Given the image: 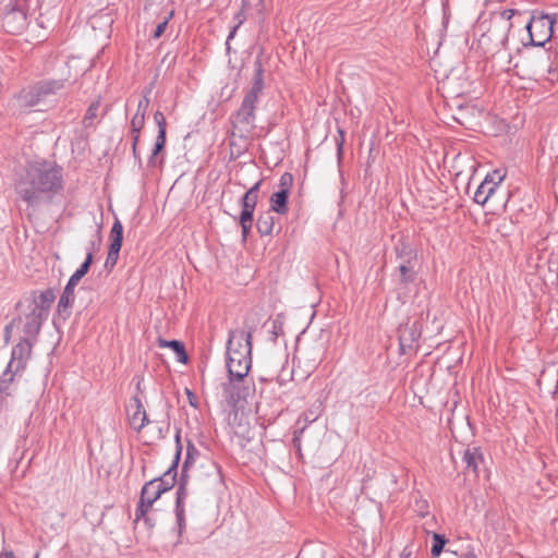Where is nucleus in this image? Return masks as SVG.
<instances>
[{
    "label": "nucleus",
    "instance_id": "nucleus-4",
    "mask_svg": "<svg viewBox=\"0 0 558 558\" xmlns=\"http://www.w3.org/2000/svg\"><path fill=\"white\" fill-rule=\"evenodd\" d=\"M517 74L520 78L534 82L558 81V75L554 71V61L551 53L547 49L527 50L523 53L520 61L514 64Z\"/></svg>",
    "mask_w": 558,
    "mask_h": 558
},
{
    "label": "nucleus",
    "instance_id": "nucleus-26",
    "mask_svg": "<svg viewBox=\"0 0 558 558\" xmlns=\"http://www.w3.org/2000/svg\"><path fill=\"white\" fill-rule=\"evenodd\" d=\"M109 238V246L118 247L121 250L123 242V226L119 219H116V221L113 222Z\"/></svg>",
    "mask_w": 558,
    "mask_h": 558
},
{
    "label": "nucleus",
    "instance_id": "nucleus-17",
    "mask_svg": "<svg viewBox=\"0 0 558 558\" xmlns=\"http://www.w3.org/2000/svg\"><path fill=\"white\" fill-rule=\"evenodd\" d=\"M44 99L45 98L43 97L40 90H38L36 84L26 89H23L19 95V100L23 106L26 107H34Z\"/></svg>",
    "mask_w": 558,
    "mask_h": 558
},
{
    "label": "nucleus",
    "instance_id": "nucleus-37",
    "mask_svg": "<svg viewBox=\"0 0 558 558\" xmlns=\"http://www.w3.org/2000/svg\"><path fill=\"white\" fill-rule=\"evenodd\" d=\"M98 108H99V101H93L89 105V107H88V109H87V111L85 113V117L83 119V123H84L85 126H89L92 124L93 119L97 114Z\"/></svg>",
    "mask_w": 558,
    "mask_h": 558
},
{
    "label": "nucleus",
    "instance_id": "nucleus-10",
    "mask_svg": "<svg viewBox=\"0 0 558 558\" xmlns=\"http://www.w3.org/2000/svg\"><path fill=\"white\" fill-rule=\"evenodd\" d=\"M422 335V325L417 320L407 323L398 328V339L402 354L416 351L417 341Z\"/></svg>",
    "mask_w": 558,
    "mask_h": 558
},
{
    "label": "nucleus",
    "instance_id": "nucleus-61",
    "mask_svg": "<svg viewBox=\"0 0 558 558\" xmlns=\"http://www.w3.org/2000/svg\"><path fill=\"white\" fill-rule=\"evenodd\" d=\"M304 417H305V421H306V422H312V421H314V420H315V417H314V418H311V416H310V415H307V414H304Z\"/></svg>",
    "mask_w": 558,
    "mask_h": 558
},
{
    "label": "nucleus",
    "instance_id": "nucleus-56",
    "mask_svg": "<svg viewBox=\"0 0 558 558\" xmlns=\"http://www.w3.org/2000/svg\"><path fill=\"white\" fill-rule=\"evenodd\" d=\"M0 558H15V556L12 550H3L0 554Z\"/></svg>",
    "mask_w": 558,
    "mask_h": 558
},
{
    "label": "nucleus",
    "instance_id": "nucleus-49",
    "mask_svg": "<svg viewBox=\"0 0 558 558\" xmlns=\"http://www.w3.org/2000/svg\"><path fill=\"white\" fill-rule=\"evenodd\" d=\"M191 449L195 450V448L193 446L189 447L187 448V454H186V458L184 460V463L182 465V471H181V474H187V468L191 463Z\"/></svg>",
    "mask_w": 558,
    "mask_h": 558
},
{
    "label": "nucleus",
    "instance_id": "nucleus-36",
    "mask_svg": "<svg viewBox=\"0 0 558 558\" xmlns=\"http://www.w3.org/2000/svg\"><path fill=\"white\" fill-rule=\"evenodd\" d=\"M177 524H178V534L181 536L185 530V507H175L174 509Z\"/></svg>",
    "mask_w": 558,
    "mask_h": 558
},
{
    "label": "nucleus",
    "instance_id": "nucleus-55",
    "mask_svg": "<svg viewBox=\"0 0 558 558\" xmlns=\"http://www.w3.org/2000/svg\"><path fill=\"white\" fill-rule=\"evenodd\" d=\"M137 144L138 143H135L132 141V153H133V156L136 160H138V162L141 163V157L138 155V151H137Z\"/></svg>",
    "mask_w": 558,
    "mask_h": 558
},
{
    "label": "nucleus",
    "instance_id": "nucleus-9",
    "mask_svg": "<svg viewBox=\"0 0 558 558\" xmlns=\"http://www.w3.org/2000/svg\"><path fill=\"white\" fill-rule=\"evenodd\" d=\"M222 395L230 405H236L240 401H245L251 395V387L246 378L235 379L228 377V381L222 384Z\"/></svg>",
    "mask_w": 558,
    "mask_h": 558
},
{
    "label": "nucleus",
    "instance_id": "nucleus-45",
    "mask_svg": "<svg viewBox=\"0 0 558 558\" xmlns=\"http://www.w3.org/2000/svg\"><path fill=\"white\" fill-rule=\"evenodd\" d=\"M77 284L78 283H76L75 281L69 279L61 295L74 299V290Z\"/></svg>",
    "mask_w": 558,
    "mask_h": 558
},
{
    "label": "nucleus",
    "instance_id": "nucleus-54",
    "mask_svg": "<svg viewBox=\"0 0 558 558\" xmlns=\"http://www.w3.org/2000/svg\"><path fill=\"white\" fill-rule=\"evenodd\" d=\"M412 548L410 546H405L403 550L400 554L399 558H411L412 556Z\"/></svg>",
    "mask_w": 558,
    "mask_h": 558
},
{
    "label": "nucleus",
    "instance_id": "nucleus-48",
    "mask_svg": "<svg viewBox=\"0 0 558 558\" xmlns=\"http://www.w3.org/2000/svg\"><path fill=\"white\" fill-rule=\"evenodd\" d=\"M94 257L92 255V252H87L85 260L81 264L80 268L83 269L85 272H88L92 264H93Z\"/></svg>",
    "mask_w": 558,
    "mask_h": 558
},
{
    "label": "nucleus",
    "instance_id": "nucleus-52",
    "mask_svg": "<svg viewBox=\"0 0 558 558\" xmlns=\"http://www.w3.org/2000/svg\"><path fill=\"white\" fill-rule=\"evenodd\" d=\"M141 520H143L144 524H145L149 530H153V529H154V526H155V521H154L151 518H149V517L147 515V513L145 514V517H142V519H141Z\"/></svg>",
    "mask_w": 558,
    "mask_h": 558
},
{
    "label": "nucleus",
    "instance_id": "nucleus-13",
    "mask_svg": "<svg viewBox=\"0 0 558 558\" xmlns=\"http://www.w3.org/2000/svg\"><path fill=\"white\" fill-rule=\"evenodd\" d=\"M181 446L178 447L174 460L171 466L159 477L153 478L151 481H156L155 488L163 489L165 492L170 490L175 482H177V468L180 460Z\"/></svg>",
    "mask_w": 558,
    "mask_h": 558
},
{
    "label": "nucleus",
    "instance_id": "nucleus-51",
    "mask_svg": "<svg viewBox=\"0 0 558 558\" xmlns=\"http://www.w3.org/2000/svg\"><path fill=\"white\" fill-rule=\"evenodd\" d=\"M262 180L257 181L252 187H250L246 193L251 194V195H257L258 196V192H259V189H260V185H262Z\"/></svg>",
    "mask_w": 558,
    "mask_h": 558
},
{
    "label": "nucleus",
    "instance_id": "nucleus-64",
    "mask_svg": "<svg viewBox=\"0 0 558 558\" xmlns=\"http://www.w3.org/2000/svg\"><path fill=\"white\" fill-rule=\"evenodd\" d=\"M170 60L169 53L165 56L163 61Z\"/></svg>",
    "mask_w": 558,
    "mask_h": 558
},
{
    "label": "nucleus",
    "instance_id": "nucleus-34",
    "mask_svg": "<svg viewBox=\"0 0 558 558\" xmlns=\"http://www.w3.org/2000/svg\"><path fill=\"white\" fill-rule=\"evenodd\" d=\"M506 173L502 172L500 169H497L494 170L492 173H488L485 177L484 181H489V185L497 190L501 182L504 181Z\"/></svg>",
    "mask_w": 558,
    "mask_h": 558
},
{
    "label": "nucleus",
    "instance_id": "nucleus-7",
    "mask_svg": "<svg viewBox=\"0 0 558 558\" xmlns=\"http://www.w3.org/2000/svg\"><path fill=\"white\" fill-rule=\"evenodd\" d=\"M555 17L545 13H534L525 25L530 41L523 44L525 48L544 47L554 33Z\"/></svg>",
    "mask_w": 558,
    "mask_h": 558
},
{
    "label": "nucleus",
    "instance_id": "nucleus-32",
    "mask_svg": "<svg viewBox=\"0 0 558 558\" xmlns=\"http://www.w3.org/2000/svg\"><path fill=\"white\" fill-rule=\"evenodd\" d=\"M144 123H145V117L140 116V114H134V117L131 120V135H132L133 142L138 143L140 133L144 126Z\"/></svg>",
    "mask_w": 558,
    "mask_h": 558
},
{
    "label": "nucleus",
    "instance_id": "nucleus-29",
    "mask_svg": "<svg viewBox=\"0 0 558 558\" xmlns=\"http://www.w3.org/2000/svg\"><path fill=\"white\" fill-rule=\"evenodd\" d=\"M166 134H167V131H158V135L156 137V142H155V145H154V148L151 150V154L148 158V165L149 166H154L155 165V159L156 157L158 156L159 153H161L166 146Z\"/></svg>",
    "mask_w": 558,
    "mask_h": 558
},
{
    "label": "nucleus",
    "instance_id": "nucleus-35",
    "mask_svg": "<svg viewBox=\"0 0 558 558\" xmlns=\"http://www.w3.org/2000/svg\"><path fill=\"white\" fill-rule=\"evenodd\" d=\"M120 251L121 250L118 247L109 246L108 255H107V258L105 262V268L108 271H111L114 268V266L118 262V258H119Z\"/></svg>",
    "mask_w": 558,
    "mask_h": 558
},
{
    "label": "nucleus",
    "instance_id": "nucleus-2",
    "mask_svg": "<svg viewBox=\"0 0 558 558\" xmlns=\"http://www.w3.org/2000/svg\"><path fill=\"white\" fill-rule=\"evenodd\" d=\"M251 87L245 92L240 108L230 117L231 136L247 140L256 128V109L264 89V69L259 59L254 63Z\"/></svg>",
    "mask_w": 558,
    "mask_h": 558
},
{
    "label": "nucleus",
    "instance_id": "nucleus-23",
    "mask_svg": "<svg viewBox=\"0 0 558 558\" xmlns=\"http://www.w3.org/2000/svg\"><path fill=\"white\" fill-rule=\"evenodd\" d=\"M496 190L489 185V181H483L474 194V202L478 205H485L487 201L493 197Z\"/></svg>",
    "mask_w": 558,
    "mask_h": 558
},
{
    "label": "nucleus",
    "instance_id": "nucleus-8",
    "mask_svg": "<svg viewBox=\"0 0 558 558\" xmlns=\"http://www.w3.org/2000/svg\"><path fill=\"white\" fill-rule=\"evenodd\" d=\"M27 0L10 2L2 16V27L9 34H21L27 27Z\"/></svg>",
    "mask_w": 558,
    "mask_h": 558
},
{
    "label": "nucleus",
    "instance_id": "nucleus-6",
    "mask_svg": "<svg viewBox=\"0 0 558 558\" xmlns=\"http://www.w3.org/2000/svg\"><path fill=\"white\" fill-rule=\"evenodd\" d=\"M514 15L513 10H504L495 14L489 20V27L486 33L482 35L481 43H492L495 52L500 49H506L508 45V37L512 27L511 17Z\"/></svg>",
    "mask_w": 558,
    "mask_h": 558
},
{
    "label": "nucleus",
    "instance_id": "nucleus-39",
    "mask_svg": "<svg viewBox=\"0 0 558 558\" xmlns=\"http://www.w3.org/2000/svg\"><path fill=\"white\" fill-rule=\"evenodd\" d=\"M293 184V175L290 172H284L279 180V191H284L290 194V189Z\"/></svg>",
    "mask_w": 558,
    "mask_h": 558
},
{
    "label": "nucleus",
    "instance_id": "nucleus-57",
    "mask_svg": "<svg viewBox=\"0 0 558 558\" xmlns=\"http://www.w3.org/2000/svg\"><path fill=\"white\" fill-rule=\"evenodd\" d=\"M553 61H554V71H555L556 75H558V49L555 52V59Z\"/></svg>",
    "mask_w": 558,
    "mask_h": 558
},
{
    "label": "nucleus",
    "instance_id": "nucleus-60",
    "mask_svg": "<svg viewBox=\"0 0 558 558\" xmlns=\"http://www.w3.org/2000/svg\"><path fill=\"white\" fill-rule=\"evenodd\" d=\"M460 558H476L475 554L472 551L464 553Z\"/></svg>",
    "mask_w": 558,
    "mask_h": 558
},
{
    "label": "nucleus",
    "instance_id": "nucleus-15",
    "mask_svg": "<svg viewBox=\"0 0 558 558\" xmlns=\"http://www.w3.org/2000/svg\"><path fill=\"white\" fill-rule=\"evenodd\" d=\"M234 344H235V341L233 340V337H228L226 363L235 364V362H247V360L252 361V351H246V350L235 351V349H233Z\"/></svg>",
    "mask_w": 558,
    "mask_h": 558
},
{
    "label": "nucleus",
    "instance_id": "nucleus-50",
    "mask_svg": "<svg viewBox=\"0 0 558 558\" xmlns=\"http://www.w3.org/2000/svg\"><path fill=\"white\" fill-rule=\"evenodd\" d=\"M87 272H85L83 269H81L80 267L75 270V272L70 277L71 280L75 281L76 283H78L81 281V279L86 275Z\"/></svg>",
    "mask_w": 558,
    "mask_h": 558
},
{
    "label": "nucleus",
    "instance_id": "nucleus-25",
    "mask_svg": "<svg viewBox=\"0 0 558 558\" xmlns=\"http://www.w3.org/2000/svg\"><path fill=\"white\" fill-rule=\"evenodd\" d=\"M395 252L400 263L407 262L408 264H411L412 260L416 258L415 252L404 242H399L395 246Z\"/></svg>",
    "mask_w": 558,
    "mask_h": 558
},
{
    "label": "nucleus",
    "instance_id": "nucleus-38",
    "mask_svg": "<svg viewBox=\"0 0 558 558\" xmlns=\"http://www.w3.org/2000/svg\"><path fill=\"white\" fill-rule=\"evenodd\" d=\"M173 14H174V12H173V11L169 12L168 16H167V17H165V19H163V21H162V22H160V23L156 26V28H155V31H154V33H153V35H151V37H153L154 39H158V38H160V37L162 36V34H163V33L166 32V29H167V26H168V23H169L170 19H172V16H173Z\"/></svg>",
    "mask_w": 558,
    "mask_h": 558
},
{
    "label": "nucleus",
    "instance_id": "nucleus-21",
    "mask_svg": "<svg viewBox=\"0 0 558 558\" xmlns=\"http://www.w3.org/2000/svg\"><path fill=\"white\" fill-rule=\"evenodd\" d=\"M463 461L465 462L468 470H472L475 474H477L478 464L483 461V454L480 448L473 447L465 449Z\"/></svg>",
    "mask_w": 558,
    "mask_h": 558
},
{
    "label": "nucleus",
    "instance_id": "nucleus-44",
    "mask_svg": "<svg viewBox=\"0 0 558 558\" xmlns=\"http://www.w3.org/2000/svg\"><path fill=\"white\" fill-rule=\"evenodd\" d=\"M296 558H325L323 550L306 551L302 549Z\"/></svg>",
    "mask_w": 558,
    "mask_h": 558
},
{
    "label": "nucleus",
    "instance_id": "nucleus-16",
    "mask_svg": "<svg viewBox=\"0 0 558 558\" xmlns=\"http://www.w3.org/2000/svg\"><path fill=\"white\" fill-rule=\"evenodd\" d=\"M289 194L284 191H277L270 196V211L279 215H286L289 211L288 206Z\"/></svg>",
    "mask_w": 558,
    "mask_h": 558
},
{
    "label": "nucleus",
    "instance_id": "nucleus-28",
    "mask_svg": "<svg viewBox=\"0 0 558 558\" xmlns=\"http://www.w3.org/2000/svg\"><path fill=\"white\" fill-rule=\"evenodd\" d=\"M74 299L61 295L57 305V315L63 320L71 316Z\"/></svg>",
    "mask_w": 558,
    "mask_h": 558
},
{
    "label": "nucleus",
    "instance_id": "nucleus-59",
    "mask_svg": "<svg viewBox=\"0 0 558 558\" xmlns=\"http://www.w3.org/2000/svg\"><path fill=\"white\" fill-rule=\"evenodd\" d=\"M293 444L298 448V451H301L300 438L296 435L293 437Z\"/></svg>",
    "mask_w": 558,
    "mask_h": 558
},
{
    "label": "nucleus",
    "instance_id": "nucleus-53",
    "mask_svg": "<svg viewBox=\"0 0 558 558\" xmlns=\"http://www.w3.org/2000/svg\"><path fill=\"white\" fill-rule=\"evenodd\" d=\"M186 395H187V398H189L190 405H192L194 408H197V402H196L195 395L191 390H189V389H186Z\"/></svg>",
    "mask_w": 558,
    "mask_h": 558
},
{
    "label": "nucleus",
    "instance_id": "nucleus-41",
    "mask_svg": "<svg viewBox=\"0 0 558 558\" xmlns=\"http://www.w3.org/2000/svg\"><path fill=\"white\" fill-rule=\"evenodd\" d=\"M148 106H149V98L147 97V95H144V96L140 99V101H138L137 110H136V113H135V114H140V116L145 117L146 111H147V109H148Z\"/></svg>",
    "mask_w": 558,
    "mask_h": 558
},
{
    "label": "nucleus",
    "instance_id": "nucleus-62",
    "mask_svg": "<svg viewBox=\"0 0 558 558\" xmlns=\"http://www.w3.org/2000/svg\"><path fill=\"white\" fill-rule=\"evenodd\" d=\"M136 389L140 391L141 390V381L137 383L136 385Z\"/></svg>",
    "mask_w": 558,
    "mask_h": 558
},
{
    "label": "nucleus",
    "instance_id": "nucleus-24",
    "mask_svg": "<svg viewBox=\"0 0 558 558\" xmlns=\"http://www.w3.org/2000/svg\"><path fill=\"white\" fill-rule=\"evenodd\" d=\"M257 202H258L257 195H251L245 192L240 201V204L242 207L240 215H244V217H248V216L254 217V211H255Z\"/></svg>",
    "mask_w": 558,
    "mask_h": 558
},
{
    "label": "nucleus",
    "instance_id": "nucleus-27",
    "mask_svg": "<svg viewBox=\"0 0 558 558\" xmlns=\"http://www.w3.org/2000/svg\"><path fill=\"white\" fill-rule=\"evenodd\" d=\"M398 270L400 272V284H408L415 280L416 272L413 269L412 263L408 264L407 262H401Z\"/></svg>",
    "mask_w": 558,
    "mask_h": 558
},
{
    "label": "nucleus",
    "instance_id": "nucleus-58",
    "mask_svg": "<svg viewBox=\"0 0 558 558\" xmlns=\"http://www.w3.org/2000/svg\"><path fill=\"white\" fill-rule=\"evenodd\" d=\"M11 329H12L11 325L5 326V328H4V338H5L7 341L10 338Z\"/></svg>",
    "mask_w": 558,
    "mask_h": 558
},
{
    "label": "nucleus",
    "instance_id": "nucleus-3",
    "mask_svg": "<svg viewBox=\"0 0 558 558\" xmlns=\"http://www.w3.org/2000/svg\"><path fill=\"white\" fill-rule=\"evenodd\" d=\"M54 300V290L51 288L32 292L31 299L27 300L28 312L17 318L23 324L22 331L25 338L37 340L44 323L48 319Z\"/></svg>",
    "mask_w": 558,
    "mask_h": 558
},
{
    "label": "nucleus",
    "instance_id": "nucleus-12",
    "mask_svg": "<svg viewBox=\"0 0 558 558\" xmlns=\"http://www.w3.org/2000/svg\"><path fill=\"white\" fill-rule=\"evenodd\" d=\"M130 408L134 409V412L129 414L130 425L134 430L141 432L149 423V420L137 395L131 398Z\"/></svg>",
    "mask_w": 558,
    "mask_h": 558
},
{
    "label": "nucleus",
    "instance_id": "nucleus-14",
    "mask_svg": "<svg viewBox=\"0 0 558 558\" xmlns=\"http://www.w3.org/2000/svg\"><path fill=\"white\" fill-rule=\"evenodd\" d=\"M228 337H233L235 351H252V330L235 329L230 330Z\"/></svg>",
    "mask_w": 558,
    "mask_h": 558
},
{
    "label": "nucleus",
    "instance_id": "nucleus-20",
    "mask_svg": "<svg viewBox=\"0 0 558 558\" xmlns=\"http://www.w3.org/2000/svg\"><path fill=\"white\" fill-rule=\"evenodd\" d=\"M226 366L228 371V377L244 379L247 377V374L252 367V361L247 360V362H235V364L226 363Z\"/></svg>",
    "mask_w": 558,
    "mask_h": 558
},
{
    "label": "nucleus",
    "instance_id": "nucleus-42",
    "mask_svg": "<svg viewBox=\"0 0 558 558\" xmlns=\"http://www.w3.org/2000/svg\"><path fill=\"white\" fill-rule=\"evenodd\" d=\"M101 236L99 232H97L94 238L89 241V246L87 247V252H92L94 256V252H97L100 248Z\"/></svg>",
    "mask_w": 558,
    "mask_h": 558
},
{
    "label": "nucleus",
    "instance_id": "nucleus-33",
    "mask_svg": "<svg viewBox=\"0 0 558 558\" xmlns=\"http://www.w3.org/2000/svg\"><path fill=\"white\" fill-rule=\"evenodd\" d=\"M239 225L241 227V235L243 241H246L247 236L250 235V232L252 230L253 220L254 217H244V215H240L239 218Z\"/></svg>",
    "mask_w": 558,
    "mask_h": 558
},
{
    "label": "nucleus",
    "instance_id": "nucleus-30",
    "mask_svg": "<svg viewBox=\"0 0 558 558\" xmlns=\"http://www.w3.org/2000/svg\"><path fill=\"white\" fill-rule=\"evenodd\" d=\"M187 474H181L175 498V507H184V500L187 497Z\"/></svg>",
    "mask_w": 558,
    "mask_h": 558
},
{
    "label": "nucleus",
    "instance_id": "nucleus-31",
    "mask_svg": "<svg viewBox=\"0 0 558 558\" xmlns=\"http://www.w3.org/2000/svg\"><path fill=\"white\" fill-rule=\"evenodd\" d=\"M448 539L444 534L434 533L433 534V544L430 554L433 558H437L442 553Z\"/></svg>",
    "mask_w": 558,
    "mask_h": 558
},
{
    "label": "nucleus",
    "instance_id": "nucleus-18",
    "mask_svg": "<svg viewBox=\"0 0 558 558\" xmlns=\"http://www.w3.org/2000/svg\"><path fill=\"white\" fill-rule=\"evenodd\" d=\"M158 345L160 348H170L177 355V360L180 363H186L189 355L185 351V347L182 341L179 340H166L162 338L158 339Z\"/></svg>",
    "mask_w": 558,
    "mask_h": 558
},
{
    "label": "nucleus",
    "instance_id": "nucleus-5",
    "mask_svg": "<svg viewBox=\"0 0 558 558\" xmlns=\"http://www.w3.org/2000/svg\"><path fill=\"white\" fill-rule=\"evenodd\" d=\"M37 340L21 338L13 347L10 362L2 374L0 380V392L10 396V386L14 381V377L26 368L27 362L32 356L33 347Z\"/></svg>",
    "mask_w": 558,
    "mask_h": 558
},
{
    "label": "nucleus",
    "instance_id": "nucleus-19",
    "mask_svg": "<svg viewBox=\"0 0 558 558\" xmlns=\"http://www.w3.org/2000/svg\"><path fill=\"white\" fill-rule=\"evenodd\" d=\"M274 228L275 217L272 211L267 210L258 216L256 221V229L262 236L271 234Z\"/></svg>",
    "mask_w": 558,
    "mask_h": 558
},
{
    "label": "nucleus",
    "instance_id": "nucleus-11",
    "mask_svg": "<svg viewBox=\"0 0 558 558\" xmlns=\"http://www.w3.org/2000/svg\"><path fill=\"white\" fill-rule=\"evenodd\" d=\"M156 481H148L142 487L141 497L135 510V522L141 521L142 517L149 511L154 502L163 494V489L155 488Z\"/></svg>",
    "mask_w": 558,
    "mask_h": 558
},
{
    "label": "nucleus",
    "instance_id": "nucleus-47",
    "mask_svg": "<svg viewBox=\"0 0 558 558\" xmlns=\"http://www.w3.org/2000/svg\"><path fill=\"white\" fill-rule=\"evenodd\" d=\"M338 132H339V137L336 138L337 154L339 157H341L342 151H343V144H344V132L341 129H339Z\"/></svg>",
    "mask_w": 558,
    "mask_h": 558
},
{
    "label": "nucleus",
    "instance_id": "nucleus-63",
    "mask_svg": "<svg viewBox=\"0 0 558 558\" xmlns=\"http://www.w3.org/2000/svg\"><path fill=\"white\" fill-rule=\"evenodd\" d=\"M170 60L169 53L165 56L163 61Z\"/></svg>",
    "mask_w": 558,
    "mask_h": 558
},
{
    "label": "nucleus",
    "instance_id": "nucleus-22",
    "mask_svg": "<svg viewBox=\"0 0 558 558\" xmlns=\"http://www.w3.org/2000/svg\"><path fill=\"white\" fill-rule=\"evenodd\" d=\"M38 90H40L43 97L46 99L48 96L56 94L58 90L64 87V81L62 80H47L38 82Z\"/></svg>",
    "mask_w": 558,
    "mask_h": 558
},
{
    "label": "nucleus",
    "instance_id": "nucleus-1",
    "mask_svg": "<svg viewBox=\"0 0 558 558\" xmlns=\"http://www.w3.org/2000/svg\"><path fill=\"white\" fill-rule=\"evenodd\" d=\"M62 190V168L47 161L28 165L15 183V193L26 204L28 217L40 206L52 204Z\"/></svg>",
    "mask_w": 558,
    "mask_h": 558
},
{
    "label": "nucleus",
    "instance_id": "nucleus-43",
    "mask_svg": "<svg viewBox=\"0 0 558 558\" xmlns=\"http://www.w3.org/2000/svg\"><path fill=\"white\" fill-rule=\"evenodd\" d=\"M154 120L158 125V131H167V122L163 113L161 111H156L154 114Z\"/></svg>",
    "mask_w": 558,
    "mask_h": 558
},
{
    "label": "nucleus",
    "instance_id": "nucleus-40",
    "mask_svg": "<svg viewBox=\"0 0 558 558\" xmlns=\"http://www.w3.org/2000/svg\"><path fill=\"white\" fill-rule=\"evenodd\" d=\"M235 19L238 20V24L235 26H233V28L230 31L228 37H227V41H226V46H227V50H230V45H229V41L231 39H233V37L235 36L236 34V31L238 28L240 27V25L244 22L245 20V16H244V11L243 9L235 15Z\"/></svg>",
    "mask_w": 558,
    "mask_h": 558
},
{
    "label": "nucleus",
    "instance_id": "nucleus-46",
    "mask_svg": "<svg viewBox=\"0 0 558 558\" xmlns=\"http://www.w3.org/2000/svg\"><path fill=\"white\" fill-rule=\"evenodd\" d=\"M271 332L274 335V339H276L277 337H279L280 335L283 333V324L278 318L272 322Z\"/></svg>",
    "mask_w": 558,
    "mask_h": 558
}]
</instances>
